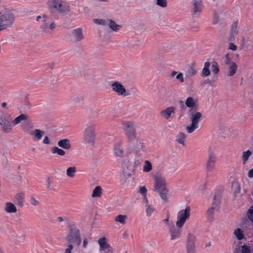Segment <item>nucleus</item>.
<instances>
[{
    "label": "nucleus",
    "instance_id": "nucleus-1",
    "mask_svg": "<svg viewBox=\"0 0 253 253\" xmlns=\"http://www.w3.org/2000/svg\"><path fill=\"white\" fill-rule=\"evenodd\" d=\"M67 245L64 253H73L74 247L80 246L82 242L80 229L75 225H69V228L65 238Z\"/></svg>",
    "mask_w": 253,
    "mask_h": 253
},
{
    "label": "nucleus",
    "instance_id": "nucleus-2",
    "mask_svg": "<svg viewBox=\"0 0 253 253\" xmlns=\"http://www.w3.org/2000/svg\"><path fill=\"white\" fill-rule=\"evenodd\" d=\"M47 5L50 12L65 15L70 12V7L62 0H49Z\"/></svg>",
    "mask_w": 253,
    "mask_h": 253
},
{
    "label": "nucleus",
    "instance_id": "nucleus-3",
    "mask_svg": "<svg viewBox=\"0 0 253 253\" xmlns=\"http://www.w3.org/2000/svg\"><path fill=\"white\" fill-rule=\"evenodd\" d=\"M36 21L40 23V29L45 34H51L56 27L55 22L44 14L37 16Z\"/></svg>",
    "mask_w": 253,
    "mask_h": 253
},
{
    "label": "nucleus",
    "instance_id": "nucleus-4",
    "mask_svg": "<svg viewBox=\"0 0 253 253\" xmlns=\"http://www.w3.org/2000/svg\"><path fill=\"white\" fill-rule=\"evenodd\" d=\"M14 10L7 9L3 13L0 11V31L11 28L15 22Z\"/></svg>",
    "mask_w": 253,
    "mask_h": 253
},
{
    "label": "nucleus",
    "instance_id": "nucleus-5",
    "mask_svg": "<svg viewBox=\"0 0 253 253\" xmlns=\"http://www.w3.org/2000/svg\"><path fill=\"white\" fill-rule=\"evenodd\" d=\"M155 190L160 194L162 199L166 202L168 201L167 194L168 190L166 188V179L160 174H156L154 176Z\"/></svg>",
    "mask_w": 253,
    "mask_h": 253
},
{
    "label": "nucleus",
    "instance_id": "nucleus-6",
    "mask_svg": "<svg viewBox=\"0 0 253 253\" xmlns=\"http://www.w3.org/2000/svg\"><path fill=\"white\" fill-rule=\"evenodd\" d=\"M96 136L95 125L91 123L86 124L83 131V143L85 144H93L95 141Z\"/></svg>",
    "mask_w": 253,
    "mask_h": 253
},
{
    "label": "nucleus",
    "instance_id": "nucleus-7",
    "mask_svg": "<svg viewBox=\"0 0 253 253\" xmlns=\"http://www.w3.org/2000/svg\"><path fill=\"white\" fill-rule=\"evenodd\" d=\"M189 117L191 124L190 126H186V129L189 133H191L198 128V124L202 115L201 112H197L196 109H190L189 111Z\"/></svg>",
    "mask_w": 253,
    "mask_h": 253
},
{
    "label": "nucleus",
    "instance_id": "nucleus-8",
    "mask_svg": "<svg viewBox=\"0 0 253 253\" xmlns=\"http://www.w3.org/2000/svg\"><path fill=\"white\" fill-rule=\"evenodd\" d=\"M122 172L123 179L121 180V184H124L126 179L131 177L134 173L135 168L137 164H135L134 166H132L130 162L128 159H125L122 162Z\"/></svg>",
    "mask_w": 253,
    "mask_h": 253
},
{
    "label": "nucleus",
    "instance_id": "nucleus-9",
    "mask_svg": "<svg viewBox=\"0 0 253 253\" xmlns=\"http://www.w3.org/2000/svg\"><path fill=\"white\" fill-rule=\"evenodd\" d=\"M123 130L129 141H132L136 137V131L135 123L132 121H126L123 123Z\"/></svg>",
    "mask_w": 253,
    "mask_h": 253
},
{
    "label": "nucleus",
    "instance_id": "nucleus-10",
    "mask_svg": "<svg viewBox=\"0 0 253 253\" xmlns=\"http://www.w3.org/2000/svg\"><path fill=\"white\" fill-rule=\"evenodd\" d=\"M190 207H187L186 209H182L178 211L177 214V220L176 222V227H182L186 221L190 217Z\"/></svg>",
    "mask_w": 253,
    "mask_h": 253
},
{
    "label": "nucleus",
    "instance_id": "nucleus-11",
    "mask_svg": "<svg viewBox=\"0 0 253 253\" xmlns=\"http://www.w3.org/2000/svg\"><path fill=\"white\" fill-rule=\"evenodd\" d=\"M93 22L98 25L102 26H108L114 32H118L122 27V26L117 24L114 20L110 19H94Z\"/></svg>",
    "mask_w": 253,
    "mask_h": 253
},
{
    "label": "nucleus",
    "instance_id": "nucleus-12",
    "mask_svg": "<svg viewBox=\"0 0 253 253\" xmlns=\"http://www.w3.org/2000/svg\"><path fill=\"white\" fill-rule=\"evenodd\" d=\"M110 86L113 92L119 96L126 97L128 95V91L125 86L120 82L114 81L111 82Z\"/></svg>",
    "mask_w": 253,
    "mask_h": 253
},
{
    "label": "nucleus",
    "instance_id": "nucleus-13",
    "mask_svg": "<svg viewBox=\"0 0 253 253\" xmlns=\"http://www.w3.org/2000/svg\"><path fill=\"white\" fill-rule=\"evenodd\" d=\"M196 236L192 233L188 234L186 239V253H196Z\"/></svg>",
    "mask_w": 253,
    "mask_h": 253
},
{
    "label": "nucleus",
    "instance_id": "nucleus-14",
    "mask_svg": "<svg viewBox=\"0 0 253 253\" xmlns=\"http://www.w3.org/2000/svg\"><path fill=\"white\" fill-rule=\"evenodd\" d=\"M219 204V199L217 198L216 196H215L214 201L212 202L211 207L207 211V214L209 220H211L213 219L215 212L218 211Z\"/></svg>",
    "mask_w": 253,
    "mask_h": 253
},
{
    "label": "nucleus",
    "instance_id": "nucleus-15",
    "mask_svg": "<svg viewBox=\"0 0 253 253\" xmlns=\"http://www.w3.org/2000/svg\"><path fill=\"white\" fill-rule=\"evenodd\" d=\"M192 10L191 14L192 15L202 12L204 8L203 0H192Z\"/></svg>",
    "mask_w": 253,
    "mask_h": 253
},
{
    "label": "nucleus",
    "instance_id": "nucleus-16",
    "mask_svg": "<svg viewBox=\"0 0 253 253\" xmlns=\"http://www.w3.org/2000/svg\"><path fill=\"white\" fill-rule=\"evenodd\" d=\"M107 239L106 237H102L99 239L98 242L99 245V251H106L107 253H113V249L111 246L107 242Z\"/></svg>",
    "mask_w": 253,
    "mask_h": 253
},
{
    "label": "nucleus",
    "instance_id": "nucleus-17",
    "mask_svg": "<svg viewBox=\"0 0 253 253\" xmlns=\"http://www.w3.org/2000/svg\"><path fill=\"white\" fill-rule=\"evenodd\" d=\"M114 154L116 157L122 158L124 156L123 142L120 141L116 142L113 146Z\"/></svg>",
    "mask_w": 253,
    "mask_h": 253
},
{
    "label": "nucleus",
    "instance_id": "nucleus-18",
    "mask_svg": "<svg viewBox=\"0 0 253 253\" xmlns=\"http://www.w3.org/2000/svg\"><path fill=\"white\" fill-rule=\"evenodd\" d=\"M73 39L76 42H79L84 39L83 30L81 28H76L71 31Z\"/></svg>",
    "mask_w": 253,
    "mask_h": 253
},
{
    "label": "nucleus",
    "instance_id": "nucleus-19",
    "mask_svg": "<svg viewBox=\"0 0 253 253\" xmlns=\"http://www.w3.org/2000/svg\"><path fill=\"white\" fill-rule=\"evenodd\" d=\"M133 150L136 153L145 152L146 149L145 144L140 140H137L132 145Z\"/></svg>",
    "mask_w": 253,
    "mask_h": 253
},
{
    "label": "nucleus",
    "instance_id": "nucleus-20",
    "mask_svg": "<svg viewBox=\"0 0 253 253\" xmlns=\"http://www.w3.org/2000/svg\"><path fill=\"white\" fill-rule=\"evenodd\" d=\"M175 113V107L170 106L160 112L161 116L164 119L168 120L171 118V115Z\"/></svg>",
    "mask_w": 253,
    "mask_h": 253
},
{
    "label": "nucleus",
    "instance_id": "nucleus-21",
    "mask_svg": "<svg viewBox=\"0 0 253 253\" xmlns=\"http://www.w3.org/2000/svg\"><path fill=\"white\" fill-rule=\"evenodd\" d=\"M0 125L4 132L10 133L12 131V126L10 121L1 117L0 118Z\"/></svg>",
    "mask_w": 253,
    "mask_h": 253
},
{
    "label": "nucleus",
    "instance_id": "nucleus-22",
    "mask_svg": "<svg viewBox=\"0 0 253 253\" xmlns=\"http://www.w3.org/2000/svg\"><path fill=\"white\" fill-rule=\"evenodd\" d=\"M197 73L195 66L193 64L190 65L185 73V79L186 80H190L191 78L193 76H195Z\"/></svg>",
    "mask_w": 253,
    "mask_h": 253
},
{
    "label": "nucleus",
    "instance_id": "nucleus-23",
    "mask_svg": "<svg viewBox=\"0 0 253 253\" xmlns=\"http://www.w3.org/2000/svg\"><path fill=\"white\" fill-rule=\"evenodd\" d=\"M58 146L65 150H70L71 148V144L70 141L67 138L60 140L57 142Z\"/></svg>",
    "mask_w": 253,
    "mask_h": 253
},
{
    "label": "nucleus",
    "instance_id": "nucleus-24",
    "mask_svg": "<svg viewBox=\"0 0 253 253\" xmlns=\"http://www.w3.org/2000/svg\"><path fill=\"white\" fill-rule=\"evenodd\" d=\"M181 228L173 227L170 230V240H175L179 238L181 234Z\"/></svg>",
    "mask_w": 253,
    "mask_h": 253
},
{
    "label": "nucleus",
    "instance_id": "nucleus-25",
    "mask_svg": "<svg viewBox=\"0 0 253 253\" xmlns=\"http://www.w3.org/2000/svg\"><path fill=\"white\" fill-rule=\"evenodd\" d=\"M186 106L190 109H196L195 107L198 105V101L192 97H188L185 101Z\"/></svg>",
    "mask_w": 253,
    "mask_h": 253
},
{
    "label": "nucleus",
    "instance_id": "nucleus-26",
    "mask_svg": "<svg viewBox=\"0 0 253 253\" xmlns=\"http://www.w3.org/2000/svg\"><path fill=\"white\" fill-rule=\"evenodd\" d=\"M44 132L41 129H35L31 133V135L37 140H40L44 135Z\"/></svg>",
    "mask_w": 253,
    "mask_h": 253
},
{
    "label": "nucleus",
    "instance_id": "nucleus-27",
    "mask_svg": "<svg viewBox=\"0 0 253 253\" xmlns=\"http://www.w3.org/2000/svg\"><path fill=\"white\" fill-rule=\"evenodd\" d=\"M4 210L9 213H15L17 211L15 206L11 202H7L5 204Z\"/></svg>",
    "mask_w": 253,
    "mask_h": 253
},
{
    "label": "nucleus",
    "instance_id": "nucleus-28",
    "mask_svg": "<svg viewBox=\"0 0 253 253\" xmlns=\"http://www.w3.org/2000/svg\"><path fill=\"white\" fill-rule=\"evenodd\" d=\"M127 218V216L126 215L119 214L115 216L114 220L117 223H120L122 225H125L126 224Z\"/></svg>",
    "mask_w": 253,
    "mask_h": 253
},
{
    "label": "nucleus",
    "instance_id": "nucleus-29",
    "mask_svg": "<svg viewBox=\"0 0 253 253\" xmlns=\"http://www.w3.org/2000/svg\"><path fill=\"white\" fill-rule=\"evenodd\" d=\"M14 198L16 204L20 207H22L24 201V194L18 193L15 196Z\"/></svg>",
    "mask_w": 253,
    "mask_h": 253
},
{
    "label": "nucleus",
    "instance_id": "nucleus-30",
    "mask_svg": "<svg viewBox=\"0 0 253 253\" xmlns=\"http://www.w3.org/2000/svg\"><path fill=\"white\" fill-rule=\"evenodd\" d=\"M211 64L209 62H206L204 64V67L202 69L201 76L203 77H207L209 76L211 74L210 71L209 70V68L210 67Z\"/></svg>",
    "mask_w": 253,
    "mask_h": 253
},
{
    "label": "nucleus",
    "instance_id": "nucleus-31",
    "mask_svg": "<svg viewBox=\"0 0 253 253\" xmlns=\"http://www.w3.org/2000/svg\"><path fill=\"white\" fill-rule=\"evenodd\" d=\"M51 152L53 154H57L60 156H64L66 154V152L64 150L59 148L57 146L52 147L51 148Z\"/></svg>",
    "mask_w": 253,
    "mask_h": 253
},
{
    "label": "nucleus",
    "instance_id": "nucleus-32",
    "mask_svg": "<svg viewBox=\"0 0 253 253\" xmlns=\"http://www.w3.org/2000/svg\"><path fill=\"white\" fill-rule=\"evenodd\" d=\"M102 194V189L101 186H97L93 189L91 197L92 198L100 197Z\"/></svg>",
    "mask_w": 253,
    "mask_h": 253
},
{
    "label": "nucleus",
    "instance_id": "nucleus-33",
    "mask_svg": "<svg viewBox=\"0 0 253 253\" xmlns=\"http://www.w3.org/2000/svg\"><path fill=\"white\" fill-rule=\"evenodd\" d=\"M145 202L146 204L145 207L146 214L147 216H151L152 213L155 211V208L154 206L148 204L147 199H145Z\"/></svg>",
    "mask_w": 253,
    "mask_h": 253
},
{
    "label": "nucleus",
    "instance_id": "nucleus-34",
    "mask_svg": "<svg viewBox=\"0 0 253 253\" xmlns=\"http://www.w3.org/2000/svg\"><path fill=\"white\" fill-rule=\"evenodd\" d=\"M234 253H250V250L248 247L244 245L236 248Z\"/></svg>",
    "mask_w": 253,
    "mask_h": 253
},
{
    "label": "nucleus",
    "instance_id": "nucleus-35",
    "mask_svg": "<svg viewBox=\"0 0 253 253\" xmlns=\"http://www.w3.org/2000/svg\"><path fill=\"white\" fill-rule=\"evenodd\" d=\"M237 65L236 63H231V65L228 66V76L231 77L233 76L237 70Z\"/></svg>",
    "mask_w": 253,
    "mask_h": 253
},
{
    "label": "nucleus",
    "instance_id": "nucleus-36",
    "mask_svg": "<svg viewBox=\"0 0 253 253\" xmlns=\"http://www.w3.org/2000/svg\"><path fill=\"white\" fill-rule=\"evenodd\" d=\"M66 175L68 177L73 178L75 176L76 168L75 167H70L66 169Z\"/></svg>",
    "mask_w": 253,
    "mask_h": 253
},
{
    "label": "nucleus",
    "instance_id": "nucleus-37",
    "mask_svg": "<svg viewBox=\"0 0 253 253\" xmlns=\"http://www.w3.org/2000/svg\"><path fill=\"white\" fill-rule=\"evenodd\" d=\"M186 138V135L184 133L179 132L176 136V140L179 143L182 145H185V141Z\"/></svg>",
    "mask_w": 253,
    "mask_h": 253
},
{
    "label": "nucleus",
    "instance_id": "nucleus-38",
    "mask_svg": "<svg viewBox=\"0 0 253 253\" xmlns=\"http://www.w3.org/2000/svg\"><path fill=\"white\" fill-rule=\"evenodd\" d=\"M28 119V116L25 114H21L17 117L13 121V123L14 125L19 124L22 121L26 120Z\"/></svg>",
    "mask_w": 253,
    "mask_h": 253
},
{
    "label": "nucleus",
    "instance_id": "nucleus-39",
    "mask_svg": "<svg viewBox=\"0 0 253 253\" xmlns=\"http://www.w3.org/2000/svg\"><path fill=\"white\" fill-rule=\"evenodd\" d=\"M216 159V155L212 150L210 148L209 150V158L208 162H211L212 163H215Z\"/></svg>",
    "mask_w": 253,
    "mask_h": 253
},
{
    "label": "nucleus",
    "instance_id": "nucleus-40",
    "mask_svg": "<svg viewBox=\"0 0 253 253\" xmlns=\"http://www.w3.org/2000/svg\"><path fill=\"white\" fill-rule=\"evenodd\" d=\"M234 234L238 240H242L244 237L243 231L241 228H238L235 230Z\"/></svg>",
    "mask_w": 253,
    "mask_h": 253
},
{
    "label": "nucleus",
    "instance_id": "nucleus-41",
    "mask_svg": "<svg viewBox=\"0 0 253 253\" xmlns=\"http://www.w3.org/2000/svg\"><path fill=\"white\" fill-rule=\"evenodd\" d=\"M237 34H238V31L237 29L236 26H233L232 27V29L231 30L230 33V38H229L230 41H233L234 40L235 37L236 36Z\"/></svg>",
    "mask_w": 253,
    "mask_h": 253
},
{
    "label": "nucleus",
    "instance_id": "nucleus-42",
    "mask_svg": "<svg viewBox=\"0 0 253 253\" xmlns=\"http://www.w3.org/2000/svg\"><path fill=\"white\" fill-rule=\"evenodd\" d=\"M152 169V164L149 161H145V165L143 167V171L144 172H149L151 171Z\"/></svg>",
    "mask_w": 253,
    "mask_h": 253
},
{
    "label": "nucleus",
    "instance_id": "nucleus-43",
    "mask_svg": "<svg viewBox=\"0 0 253 253\" xmlns=\"http://www.w3.org/2000/svg\"><path fill=\"white\" fill-rule=\"evenodd\" d=\"M252 152L250 150L243 152L242 155V160L243 164H245L246 161L248 160L249 158L251 156Z\"/></svg>",
    "mask_w": 253,
    "mask_h": 253
},
{
    "label": "nucleus",
    "instance_id": "nucleus-44",
    "mask_svg": "<svg viewBox=\"0 0 253 253\" xmlns=\"http://www.w3.org/2000/svg\"><path fill=\"white\" fill-rule=\"evenodd\" d=\"M168 2L167 0H156V5L162 8H165L167 6Z\"/></svg>",
    "mask_w": 253,
    "mask_h": 253
},
{
    "label": "nucleus",
    "instance_id": "nucleus-45",
    "mask_svg": "<svg viewBox=\"0 0 253 253\" xmlns=\"http://www.w3.org/2000/svg\"><path fill=\"white\" fill-rule=\"evenodd\" d=\"M22 128L25 132H26V133H28L30 135H31V133H32V132L33 130L32 129V126H30L28 123L24 126Z\"/></svg>",
    "mask_w": 253,
    "mask_h": 253
},
{
    "label": "nucleus",
    "instance_id": "nucleus-46",
    "mask_svg": "<svg viewBox=\"0 0 253 253\" xmlns=\"http://www.w3.org/2000/svg\"><path fill=\"white\" fill-rule=\"evenodd\" d=\"M30 204L34 207H37L40 205V202L34 197L30 198Z\"/></svg>",
    "mask_w": 253,
    "mask_h": 253
},
{
    "label": "nucleus",
    "instance_id": "nucleus-47",
    "mask_svg": "<svg viewBox=\"0 0 253 253\" xmlns=\"http://www.w3.org/2000/svg\"><path fill=\"white\" fill-rule=\"evenodd\" d=\"M214 169V163L207 162V169L208 171L211 172Z\"/></svg>",
    "mask_w": 253,
    "mask_h": 253
},
{
    "label": "nucleus",
    "instance_id": "nucleus-48",
    "mask_svg": "<svg viewBox=\"0 0 253 253\" xmlns=\"http://www.w3.org/2000/svg\"><path fill=\"white\" fill-rule=\"evenodd\" d=\"M224 63L226 65L228 66L231 65V63H235V62L232 61V60L230 57L229 54H227L226 55Z\"/></svg>",
    "mask_w": 253,
    "mask_h": 253
},
{
    "label": "nucleus",
    "instance_id": "nucleus-49",
    "mask_svg": "<svg viewBox=\"0 0 253 253\" xmlns=\"http://www.w3.org/2000/svg\"><path fill=\"white\" fill-rule=\"evenodd\" d=\"M176 79L179 81V82L181 83H183L184 82V79L183 77V74L182 73H179L177 74L176 76Z\"/></svg>",
    "mask_w": 253,
    "mask_h": 253
},
{
    "label": "nucleus",
    "instance_id": "nucleus-50",
    "mask_svg": "<svg viewBox=\"0 0 253 253\" xmlns=\"http://www.w3.org/2000/svg\"><path fill=\"white\" fill-rule=\"evenodd\" d=\"M212 70L214 74H217L219 72V68L216 63H214L212 65Z\"/></svg>",
    "mask_w": 253,
    "mask_h": 253
},
{
    "label": "nucleus",
    "instance_id": "nucleus-51",
    "mask_svg": "<svg viewBox=\"0 0 253 253\" xmlns=\"http://www.w3.org/2000/svg\"><path fill=\"white\" fill-rule=\"evenodd\" d=\"M248 217L252 221H253V206L251 207L248 211Z\"/></svg>",
    "mask_w": 253,
    "mask_h": 253
},
{
    "label": "nucleus",
    "instance_id": "nucleus-52",
    "mask_svg": "<svg viewBox=\"0 0 253 253\" xmlns=\"http://www.w3.org/2000/svg\"><path fill=\"white\" fill-rule=\"evenodd\" d=\"M147 189L145 186L140 187L139 192L141 193L142 195L145 196L147 193Z\"/></svg>",
    "mask_w": 253,
    "mask_h": 253
},
{
    "label": "nucleus",
    "instance_id": "nucleus-53",
    "mask_svg": "<svg viewBox=\"0 0 253 253\" xmlns=\"http://www.w3.org/2000/svg\"><path fill=\"white\" fill-rule=\"evenodd\" d=\"M228 49L233 50V51H235L237 49V46L235 44H234L233 43L231 42V43H230V45L228 47Z\"/></svg>",
    "mask_w": 253,
    "mask_h": 253
},
{
    "label": "nucleus",
    "instance_id": "nucleus-54",
    "mask_svg": "<svg viewBox=\"0 0 253 253\" xmlns=\"http://www.w3.org/2000/svg\"><path fill=\"white\" fill-rule=\"evenodd\" d=\"M219 18L218 15H217V14H215L214 16V20L213 23L214 24H217L219 22Z\"/></svg>",
    "mask_w": 253,
    "mask_h": 253
},
{
    "label": "nucleus",
    "instance_id": "nucleus-55",
    "mask_svg": "<svg viewBox=\"0 0 253 253\" xmlns=\"http://www.w3.org/2000/svg\"><path fill=\"white\" fill-rule=\"evenodd\" d=\"M43 143L45 144H50V140L47 136H46L44 137L43 140Z\"/></svg>",
    "mask_w": 253,
    "mask_h": 253
},
{
    "label": "nucleus",
    "instance_id": "nucleus-56",
    "mask_svg": "<svg viewBox=\"0 0 253 253\" xmlns=\"http://www.w3.org/2000/svg\"><path fill=\"white\" fill-rule=\"evenodd\" d=\"M88 244V240L87 238H84L83 241V247L84 249L86 248Z\"/></svg>",
    "mask_w": 253,
    "mask_h": 253
},
{
    "label": "nucleus",
    "instance_id": "nucleus-57",
    "mask_svg": "<svg viewBox=\"0 0 253 253\" xmlns=\"http://www.w3.org/2000/svg\"><path fill=\"white\" fill-rule=\"evenodd\" d=\"M248 175L249 177H253V169L249 170Z\"/></svg>",
    "mask_w": 253,
    "mask_h": 253
},
{
    "label": "nucleus",
    "instance_id": "nucleus-58",
    "mask_svg": "<svg viewBox=\"0 0 253 253\" xmlns=\"http://www.w3.org/2000/svg\"><path fill=\"white\" fill-rule=\"evenodd\" d=\"M178 74V72L175 71H173L170 74V77H173Z\"/></svg>",
    "mask_w": 253,
    "mask_h": 253
},
{
    "label": "nucleus",
    "instance_id": "nucleus-59",
    "mask_svg": "<svg viewBox=\"0 0 253 253\" xmlns=\"http://www.w3.org/2000/svg\"><path fill=\"white\" fill-rule=\"evenodd\" d=\"M58 220L59 222H63L64 221V219L61 216H59L58 217Z\"/></svg>",
    "mask_w": 253,
    "mask_h": 253
},
{
    "label": "nucleus",
    "instance_id": "nucleus-60",
    "mask_svg": "<svg viewBox=\"0 0 253 253\" xmlns=\"http://www.w3.org/2000/svg\"><path fill=\"white\" fill-rule=\"evenodd\" d=\"M234 185H235L236 187H237L238 189L240 188V185H239V184L238 183H237V182L235 183L234 184Z\"/></svg>",
    "mask_w": 253,
    "mask_h": 253
},
{
    "label": "nucleus",
    "instance_id": "nucleus-61",
    "mask_svg": "<svg viewBox=\"0 0 253 253\" xmlns=\"http://www.w3.org/2000/svg\"><path fill=\"white\" fill-rule=\"evenodd\" d=\"M6 103L5 102H3L1 104V106L2 107H5L6 106Z\"/></svg>",
    "mask_w": 253,
    "mask_h": 253
},
{
    "label": "nucleus",
    "instance_id": "nucleus-62",
    "mask_svg": "<svg viewBox=\"0 0 253 253\" xmlns=\"http://www.w3.org/2000/svg\"><path fill=\"white\" fill-rule=\"evenodd\" d=\"M123 236L124 237H126L127 236V232L126 231H125L123 233Z\"/></svg>",
    "mask_w": 253,
    "mask_h": 253
},
{
    "label": "nucleus",
    "instance_id": "nucleus-63",
    "mask_svg": "<svg viewBox=\"0 0 253 253\" xmlns=\"http://www.w3.org/2000/svg\"><path fill=\"white\" fill-rule=\"evenodd\" d=\"M99 1H104V2H107L108 1V0H99Z\"/></svg>",
    "mask_w": 253,
    "mask_h": 253
},
{
    "label": "nucleus",
    "instance_id": "nucleus-64",
    "mask_svg": "<svg viewBox=\"0 0 253 253\" xmlns=\"http://www.w3.org/2000/svg\"><path fill=\"white\" fill-rule=\"evenodd\" d=\"M7 161H8V160H7V157H6V163H7Z\"/></svg>",
    "mask_w": 253,
    "mask_h": 253
}]
</instances>
